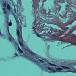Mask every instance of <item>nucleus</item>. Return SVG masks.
Here are the masks:
<instances>
[{
    "label": "nucleus",
    "mask_w": 76,
    "mask_h": 76,
    "mask_svg": "<svg viewBox=\"0 0 76 76\" xmlns=\"http://www.w3.org/2000/svg\"><path fill=\"white\" fill-rule=\"evenodd\" d=\"M56 70H63V69L62 68H56Z\"/></svg>",
    "instance_id": "nucleus-15"
},
{
    "label": "nucleus",
    "mask_w": 76,
    "mask_h": 76,
    "mask_svg": "<svg viewBox=\"0 0 76 76\" xmlns=\"http://www.w3.org/2000/svg\"><path fill=\"white\" fill-rule=\"evenodd\" d=\"M76 26H72V30H71L69 33L64 34L69 29V27H66L65 29H64V31H61L58 34L54 33L52 31H48L46 33L47 35H52L53 38L50 39L51 42H54L56 41H61L66 42V43H71V45L76 46V36L72 34L74 31L76 30Z\"/></svg>",
    "instance_id": "nucleus-1"
},
{
    "label": "nucleus",
    "mask_w": 76,
    "mask_h": 76,
    "mask_svg": "<svg viewBox=\"0 0 76 76\" xmlns=\"http://www.w3.org/2000/svg\"><path fill=\"white\" fill-rule=\"evenodd\" d=\"M3 13H5V14H7V12L6 11H4L3 12Z\"/></svg>",
    "instance_id": "nucleus-21"
},
{
    "label": "nucleus",
    "mask_w": 76,
    "mask_h": 76,
    "mask_svg": "<svg viewBox=\"0 0 76 76\" xmlns=\"http://www.w3.org/2000/svg\"><path fill=\"white\" fill-rule=\"evenodd\" d=\"M49 64L50 66H54L55 67H57V66L54 64H53L51 63H49Z\"/></svg>",
    "instance_id": "nucleus-14"
},
{
    "label": "nucleus",
    "mask_w": 76,
    "mask_h": 76,
    "mask_svg": "<svg viewBox=\"0 0 76 76\" xmlns=\"http://www.w3.org/2000/svg\"><path fill=\"white\" fill-rule=\"evenodd\" d=\"M49 23V24H50V23Z\"/></svg>",
    "instance_id": "nucleus-35"
},
{
    "label": "nucleus",
    "mask_w": 76,
    "mask_h": 76,
    "mask_svg": "<svg viewBox=\"0 0 76 76\" xmlns=\"http://www.w3.org/2000/svg\"><path fill=\"white\" fill-rule=\"evenodd\" d=\"M35 21L33 22L32 26V29H33V32H34V34H36V35L38 37H41V36H44L45 37H47V36L45 34H39V33L42 32V31L45 32L43 33L44 34H46L48 31V29L46 28H44L45 27L47 26V25H45V24H44L41 25L42 23H47L46 20L42 19L39 16H36V15H35Z\"/></svg>",
    "instance_id": "nucleus-2"
},
{
    "label": "nucleus",
    "mask_w": 76,
    "mask_h": 76,
    "mask_svg": "<svg viewBox=\"0 0 76 76\" xmlns=\"http://www.w3.org/2000/svg\"><path fill=\"white\" fill-rule=\"evenodd\" d=\"M3 6L4 7H6V3H3Z\"/></svg>",
    "instance_id": "nucleus-17"
},
{
    "label": "nucleus",
    "mask_w": 76,
    "mask_h": 76,
    "mask_svg": "<svg viewBox=\"0 0 76 76\" xmlns=\"http://www.w3.org/2000/svg\"><path fill=\"white\" fill-rule=\"evenodd\" d=\"M14 12L15 13H16V8L15 7H14Z\"/></svg>",
    "instance_id": "nucleus-20"
},
{
    "label": "nucleus",
    "mask_w": 76,
    "mask_h": 76,
    "mask_svg": "<svg viewBox=\"0 0 76 76\" xmlns=\"http://www.w3.org/2000/svg\"><path fill=\"white\" fill-rule=\"evenodd\" d=\"M24 57H26V58H28V56H27V55H24Z\"/></svg>",
    "instance_id": "nucleus-22"
},
{
    "label": "nucleus",
    "mask_w": 76,
    "mask_h": 76,
    "mask_svg": "<svg viewBox=\"0 0 76 76\" xmlns=\"http://www.w3.org/2000/svg\"><path fill=\"white\" fill-rule=\"evenodd\" d=\"M6 22L7 23H9V21H8V20Z\"/></svg>",
    "instance_id": "nucleus-28"
},
{
    "label": "nucleus",
    "mask_w": 76,
    "mask_h": 76,
    "mask_svg": "<svg viewBox=\"0 0 76 76\" xmlns=\"http://www.w3.org/2000/svg\"><path fill=\"white\" fill-rule=\"evenodd\" d=\"M48 73H51V71H50V72L48 71Z\"/></svg>",
    "instance_id": "nucleus-29"
},
{
    "label": "nucleus",
    "mask_w": 76,
    "mask_h": 76,
    "mask_svg": "<svg viewBox=\"0 0 76 76\" xmlns=\"http://www.w3.org/2000/svg\"><path fill=\"white\" fill-rule=\"evenodd\" d=\"M68 5H67L66 6H68Z\"/></svg>",
    "instance_id": "nucleus-36"
},
{
    "label": "nucleus",
    "mask_w": 76,
    "mask_h": 76,
    "mask_svg": "<svg viewBox=\"0 0 76 76\" xmlns=\"http://www.w3.org/2000/svg\"><path fill=\"white\" fill-rule=\"evenodd\" d=\"M61 67L63 68L64 69H71V68L70 67H67L66 66H62Z\"/></svg>",
    "instance_id": "nucleus-10"
},
{
    "label": "nucleus",
    "mask_w": 76,
    "mask_h": 76,
    "mask_svg": "<svg viewBox=\"0 0 76 76\" xmlns=\"http://www.w3.org/2000/svg\"><path fill=\"white\" fill-rule=\"evenodd\" d=\"M21 3H22V2H21V0H17L18 4H19L20 5V4H21Z\"/></svg>",
    "instance_id": "nucleus-13"
},
{
    "label": "nucleus",
    "mask_w": 76,
    "mask_h": 76,
    "mask_svg": "<svg viewBox=\"0 0 76 76\" xmlns=\"http://www.w3.org/2000/svg\"><path fill=\"white\" fill-rule=\"evenodd\" d=\"M14 54L15 56H17L18 57H19V55L17 54V53H14Z\"/></svg>",
    "instance_id": "nucleus-18"
},
{
    "label": "nucleus",
    "mask_w": 76,
    "mask_h": 76,
    "mask_svg": "<svg viewBox=\"0 0 76 76\" xmlns=\"http://www.w3.org/2000/svg\"><path fill=\"white\" fill-rule=\"evenodd\" d=\"M8 31L9 32V36L10 37H9V40L10 41H11V42H12L14 41H15V39L13 37H12V36L11 35V34H10V32H9V26H8Z\"/></svg>",
    "instance_id": "nucleus-5"
},
{
    "label": "nucleus",
    "mask_w": 76,
    "mask_h": 76,
    "mask_svg": "<svg viewBox=\"0 0 76 76\" xmlns=\"http://www.w3.org/2000/svg\"><path fill=\"white\" fill-rule=\"evenodd\" d=\"M29 53H30V54H31V55H33V56H35V57H36V55H37V54H35V53L32 51H30Z\"/></svg>",
    "instance_id": "nucleus-11"
},
{
    "label": "nucleus",
    "mask_w": 76,
    "mask_h": 76,
    "mask_svg": "<svg viewBox=\"0 0 76 76\" xmlns=\"http://www.w3.org/2000/svg\"><path fill=\"white\" fill-rule=\"evenodd\" d=\"M55 32H57V29H56V31H55Z\"/></svg>",
    "instance_id": "nucleus-27"
},
{
    "label": "nucleus",
    "mask_w": 76,
    "mask_h": 76,
    "mask_svg": "<svg viewBox=\"0 0 76 76\" xmlns=\"http://www.w3.org/2000/svg\"><path fill=\"white\" fill-rule=\"evenodd\" d=\"M19 14H20V15H18L19 18L20 20V19H23V17H22V15H21V13H19Z\"/></svg>",
    "instance_id": "nucleus-12"
},
{
    "label": "nucleus",
    "mask_w": 76,
    "mask_h": 76,
    "mask_svg": "<svg viewBox=\"0 0 76 76\" xmlns=\"http://www.w3.org/2000/svg\"><path fill=\"white\" fill-rule=\"evenodd\" d=\"M48 46H49V47H50V45H48Z\"/></svg>",
    "instance_id": "nucleus-34"
},
{
    "label": "nucleus",
    "mask_w": 76,
    "mask_h": 76,
    "mask_svg": "<svg viewBox=\"0 0 76 76\" xmlns=\"http://www.w3.org/2000/svg\"><path fill=\"white\" fill-rule=\"evenodd\" d=\"M18 45V50L19 51V53H23V51H22V50H21V49H20V48H19V45Z\"/></svg>",
    "instance_id": "nucleus-8"
},
{
    "label": "nucleus",
    "mask_w": 76,
    "mask_h": 76,
    "mask_svg": "<svg viewBox=\"0 0 76 76\" xmlns=\"http://www.w3.org/2000/svg\"><path fill=\"white\" fill-rule=\"evenodd\" d=\"M20 37L22 39V35L20 36Z\"/></svg>",
    "instance_id": "nucleus-30"
},
{
    "label": "nucleus",
    "mask_w": 76,
    "mask_h": 76,
    "mask_svg": "<svg viewBox=\"0 0 76 76\" xmlns=\"http://www.w3.org/2000/svg\"><path fill=\"white\" fill-rule=\"evenodd\" d=\"M68 1H69L68 0H66V3H69Z\"/></svg>",
    "instance_id": "nucleus-26"
},
{
    "label": "nucleus",
    "mask_w": 76,
    "mask_h": 76,
    "mask_svg": "<svg viewBox=\"0 0 76 76\" xmlns=\"http://www.w3.org/2000/svg\"><path fill=\"white\" fill-rule=\"evenodd\" d=\"M26 53V54H28L27 53Z\"/></svg>",
    "instance_id": "nucleus-33"
},
{
    "label": "nucleus",
    "mask_w": 76,
    "mask_h": 76,
    "mask_svg": "<svg viewBox=\"0 0 76 76\" xmlns=\"http://www.w3.org/2000/svg\"><path fill=\"white\" fill-rule=\"evenodd\" d=\"M20 29L21 31V30H22V27L21 26H20Z\"/></svg>",
    "instance_id": "nucleus-25"
},
{
    "label": "nucleus",
    "mask_w": 76,
    "mask_h": 76,
    "mask_svg": "<svg viewBox=\"0 0 76 76\" xmlns=\"http://www.w3.org/2000/svg\"><path fill=\"white\" fill-rule=\"evenodd\" d=\"M47 68L48 69V70H52L53 73H56L57 72L55 70H54V69H53L52 68L48 67Z\"/></svg>",
    "instance_id": "nucleus-7"
},
{
    "label": "nucleus",
    "mask_w": 76,
    "mask_h": 76,
    "mask_svg": "<svg viewBox=\"0 0 76 76\" xmlns=\"http://www.w3.org/2000/svg\"><path fill=\"white\" fill-rule=\"evenodd\" d=\"M12 24V22H10L8 24V25H9V26H11Z\"/></svg>",
    "instance_id": "nucleus-19"
},
{
    "label": "nucleus",
    "mask_w": 76,
    "mask_h": 76,
    "mask_svg": "<svg viewBox=\"0 0 76 76\" xmlns=\"http://www.w3.org/2000/svg\"><path fill=\"white\" fill-rule=\"evenodd\" d=\"M39 61H40V62H42V63H44V61L41 60H39Z\"/></svg>",
    "instance_id": "nucleus-23"
},
{
    "label": "nucleus",
    "mask_w": 76,
    "mask_h": 76,
    "mask_svg": "<svg viewBox=\"0 0 76 76\" xmlns=\"http://www.w3.org/2000/svg\"><path fill=\"white\" fill-rule=\"evenodd\" d=\"M5 8H3L2 9V10H3L4 11H5Z\"/></svg>",
    "instance_id": "nucleus-24"
},
{
    "label": "nucleus",
    "mask_w": 76,
    "mask_h": 76,
    "mask_svg": "<svg viewBox=\"0 0 76 76\" xmlns=\"http://www.w3.org/2000/svg\"><path fill=\"white\" fill-rule=\"evenodd\" d=\"M7 9L8 10L10 11V9H11V7L9 4L7 5Z\"/></svg>",
    "instance_id": "nucleus-9"
},
{
    "label": "nucleus",
    "mask_w": 76,
    "mask_h": 76,
    "mask_svg": "<svg viewBox=\"0 0 76 76\" xmlns=\"http://www.w3.org/2000/svg\"><path fill=\"white\" fill-rule=\"evenodd\" d=\"M72 69H73V70H74L75 71L73 70H69L68 71H61L58 72H70L71 73H76V69L74 68H72Z\"/></svg>",
    "instance_id": "nucleus-4"
},
{
    "label": "nucleus",
    "mask_w": 76,
    "mask_h": 76,
    "mask_svg": "<svg viewBox=\"0 0 76 76\" xmlns=\"http://www.w3.org/2000/svg\"><path fill=\"white\" fill-rule=\"evenodd\" d=\"M28 58H29V60H31V61H33V62H34V63H38V61H37V60L33 58H31L29 57Z\"/></svg>",
    "instance_id": "nucleus-6"
},
{
    "label": "nucleus",
    "mask_w": 76,
    "mask_h": 76,
    "mask_svg": "<svg viewBox=\"0 0 76 76\" xmlns=\"http://www.w3.org/2000/svg\"><path fill=\"white\" fill-rule=\"evenodd\" d=\"M12 15H14V16L16 20V22L18 26L17 30V34L18 36V41L19 42L20 44L22 47V48H23V50H25L26 51H27V49H26V48H23V46L24 45L22 42L20 41V32H19V20H18V16L16 15V14H15V13H12Z\"/></svg>",
    "instance_id": "nucleus-3"
},
{
    "label": "nucleus",
    "mask_w": 76,
    "mask_h": 76,
    "mask_svg": "<svg viewBox=\"0 0 76 76\" xmlns=\"http://www.w3.org/2000/svg\"><path fill=\"white\" fill-rule=\"evenodd\" d=\"M1 31H0V35H1Z\"/></svg>",
    "instance_id": "nucleus-31"
},
{
    "label": "nucleus",
    "mask_w": 76,
    "mask_h": 76,
    "mask_svg": "<svg viewBox=\"0 0 76 76\" xmlns=\"http://www.w3.org/2000/svg\"><path fill=\"white\" fill-rule=\"evenodd\" d=\"M41 38H42V39H44V41H45H45H47V39H46L45 40H44V39H45L47 38H45L43 37H41Z\"/></svg>",
    "instance_id": "nucleus-16"
},
{
    "label": "nucleus",
    "mask_w": 76,
    "mask_h": 76,
    "mask_svg": "<svg viewBox=\"0 0 76 76\" xmlns=\"http://www.w3.org/2000/svg\"><path fill=\"white\" fill-rule=\"evenodd\" d=\"M38 65H39V66H41V65H39V64H38Z\"/></svg>",
    "instance_id": "nucleus-32"
}]
</instances>
